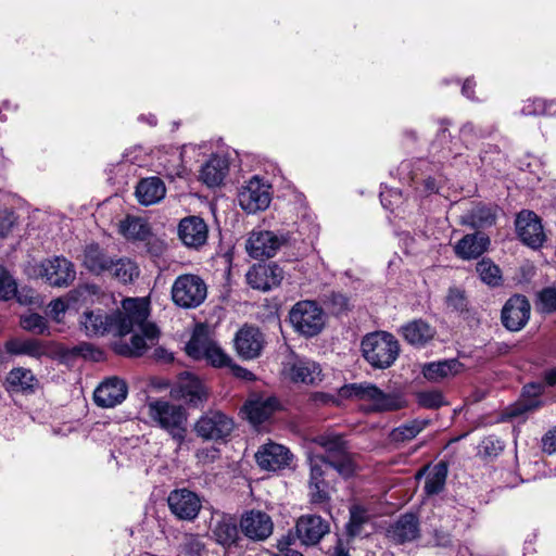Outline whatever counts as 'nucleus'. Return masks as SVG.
Returning a JSON list of instances; mask_svg holds the SVG:
<instances>
[{"label": "nucleus", "mask_w": 556, "mask_h": 556, "mask_svg": "<svg viewBox=\"0 0 556 556\" xmlns=\"http://www.w3.org/2000/svg\"><path fill=\"white\" fill-rule=\"evenodd\" d=\"M536 309L543 314L556 311V288H545L538 293Z\"/></svg>", "instance_id": "50"}, {"label": "nucleus", "mask_w": 556, "mask_h": 556, "mask_svg": "<svg viewBox=\"0 0 556 556\" xmlns=\"http://www.w3.org/2000/svg\"><path fill=\"white\" fill-rule=\"evenodd\" d=\"M294 544L295 535L293 534L292 531H289L287 534H285L281 539L278 540V553L276 554V556H303L302 553L292 548V545Z\"/></svg>", "instance_id": "53"}, {"label": "nucleus", "mask_w": 556, "mask_h": 556, "mask_svg": "<svg viewBox=\"0 0 556 556\" xmlns=\"http://www.w3.org/2000/svg\"><path fill=\"white\" fill-rule=\"evenodd\" d=\"M213 342L206 327L198 325L186 345V352L193 359H203Z\"/></svg>", "instance_id": "37"}, {"label": "nucleus", "mask_w": 556, "mask_h": 556, "mask_svg": "<svg viewBox=\"0 0 556 556\" xmlns=\"http://www.w3.org/2000/svg\"><path fill=\"white\" fill-rule=\"evenodd\" d=\"M428 425L427 419H414L394 428L389 438L394 443H404L416 438Z\"/></svg>", "instance_id": "40"}, {"label": "nucleus", "mask_w": 556, "mask_h": 556, "mask_svg": "<svg viewBox=\"0 0 556 556\" xmlns=\"http://www.w3.org/2000/svg\"><path fill=\"white\" fill-rule=\"evenodd\" d=\"M207 226L198 216H190L181 219L178 226V235L185 245L198 249L207 240Z\"/></svg>", "instance_id": "26"}, {"label": "nucleus", "mask_w": 556, "mask_h": 556, "mask_svg": "<svg viewBox=\"0 0 556 556\" xmlns=\"http://www.w3.org/2000/svg\"><path fill=\"white\" fill-rule=\"evenodd\" d=\"M446 303L456 311L463 309L465 307L464 292L457 288H451L446 296Z\"/></svg>", "instance_id": "60"}, {"label": "nucleus", "mask_w": 556, "mask_h": 556, "mask_svg": "<svg viewBox=\"0 0 556 556\" xmlns=\"http://www.w3.org/2000/svg\"><path fill=\"white\" fill-rule=\"evenodd\" d=\"M5 383L11 391L33 393L38 386V379L30 369L16 367L9 371Z\"/></svg>", "instance_id": "35"}, {"label": "nucleus", "mask_w": 556, "mask_h": 556, "mask_svg": "<svg viewBox=\"0 0 556 556\" xmlns=\"http://www.w3.org/2000/svg\"><path fill=\"white\" fill-rule=\"evenodd\" d=\"M330 531L327 520L317 515L301 516L295 525V541L299 539L304 545H316Z\"/></svg>", "instance_id": "17"}, {"label": "nucleus", "mask_w": 556, "mask_h": 556, "mask_svg": "<svg viewBox=\"0 0 556 556\" xmlns=\"http://www.w3.org/2000/svg\"><path fill=\"white\" fill-rule=\"evenodd\" d=\"M168 507L173 515L180 520H194L202 507L198 494L188 489H177L169 493Z\"/></svg>", "instance_id": "15"}, {"label": "nucleus", "mask_w": 556, "mask_h": 556, "mask_svg": "<svg viewBox=\"0 0 556 556\" xmlns=\"http://www.w3.org/2000/svg\"><path fill=\"white\" fill-rule=\"evenodd\" d=\"M127 383L118 377H110L94 390L93 399L98 406L114 407L127 396Z\"/></svg>", "instance_id": "21"}, {"label": "nucleus", "mask_w": 556, "mask_h": 556, "mask_svg": "<svg viewBox=\"0 0 556 556\" xmlns=\"http://www.w3.org/2000/svg\"><path fill=\"white\" fill-rule=\"evenodd\" d=\"M148 245V252L153 256H160L163 254L165 250V243L163 240H160L154 237H150L148 240H146Z\"/></svg>", "instance_id": "62"}, {"label": "nucleus", "mask_w": 556, "mask_h": 556, "mask_svg": "<svg viewBox=\"0 0 556 556\" xmlns=\"http://www.w3.org/2000/svg\"><path fill=\"white\" fill-rule=\"evenodd\" d=\"M203 359L214 367H226L230 366L231 363L230 357L215 342H213Z\"/></svg>", "instance_id": "52"}, {"label": "nucleus", "mask_w": 556, "mask_h": 556, "mask_svg": "<svg viewBox=\"0 0 556 556\" xmlns=\"http://www.w3.org/2000/svg\"><path fill=\"white\" fill-rule=\"evenodd\" d=\"M326 483H308L311 502L313 504H324L329 501V494Z\"/></svg>", "instance_id": "56"}, {"label": "nucleus", "mask_w": 556, "mask_h": 556, "mask_svg": "<svg viewBox=\"0 0 556 556\" xmlns=\"http://www.w3.org/2000/svg\"><path fill=\"white\" fill-rule=\"evenodd\" d=\"M282 278L283 270L275 263L254 265L247 273L248 283L262 291L279 286Z\"/></svg>", "instance_id": "22"}, {"label": "nucleus", "mask_w": 556, "mask_h": 556, "mask_svg": "<svg viewBox=\"0 0 556 556\" xmlns=\"http://www.w3.org/2000/svg\"><path fill=\"white\" fill-rule=\"evenodd\" d=\"M479 447L481 454L492 457L498 455L503 451L504 444L497 438L490 435L481 441Z\"/></svg>", "instance_id": "54"}, {"label": "nucleus", "mask_w": 556, "mask_h": 556, "mask_svg": "<svg viewBox=\"0 0 556 556\" xmlns=\"http://www.w3.org/2000/svg\"><path fill=\"white\" fill-rule=\"evenodd\" d=\"M178 548L185 556H201L205 545L199 534L186 532L179 536Z\"/></svg>", "instance_id": "45"}, {"label": "nucleus", "mask_w": 556, "mask_h": 556, "mask_svg": "<svg viewBox=\"0 0 556 556\" xmlns=\"http://www.w3.org/2000/svg\"><path fill=\"white\" fill-rule=\"evenodd\" d=\"M235 428L231 417L220 410L210 409L194 424V432L206 441H226Z\"/></svg>", "instance_id": "8"}, {"label": "nucleus", "mask_w": 556, "mask_h": 556, "mask_svg": "<svg viewBox=\"0 0 556 556\" xmlns=\"http://www.w3.org/2000/svg\"><path fill=\"white\" fill-rule=\"evenodd\" d=\"M188 146H182L181 148H170L160 152L157 156L159 174L170 180L182 177L186 174L184 154Z\"/></svg>", "instance_id": "27"}, {"label": "nucleus", "mask_w": 556, "mask_h": 556, "mask_svg": "<svg viewBox=\"0 0 556 556\" xmlns=\"http://www.w3.org/2000/svg\"><path fill=\"white\" fill-rule=\"evenodd\" d=\"M410 179L415 190L421 197L437 193L445 181L440 165L426 160H419L416 163Z\"/></svg>", "instance_id": "12"}, {"label": "nucleus", "mask_w": 556, "mask_h": 556, "mask_svg": "<svg viewBox=\"0 0 556 556\" xmlns=\"http://www.w3.org/2000/svg\"><path fill=\"white\" fill-rule=\"evenodd\" d=\"M362 352L372 367L383 369L395 362L400 353V345L391 333L372 332L363 339Z\"/></svg>", "instance_id": "5"}, {"label": "nucleus", "mask_w": 556, "mask_h": 556, "mask_svg": "<svg viewBox=\"0 0 556 556\" xmlns=\"http://www.w3.org/2000/svg\"><path fill=\"white\" fill-rule=\"evenodd\" d=\"M48 308L50 317L54 321L60 323L62 320L63 315L67 311L68 305L65 303L63 299L59 298L51 301L48 305Z\"/></svg>", "instance_id": "59"}, {"label": "nucleus", "mask_w": 556, "mask_h": 556, "mask_svg": "<svg viewBox=\"0 0 556 556\" xmlns=\"http://www.w3.org/2000/svg\"><path fill=\"white\" fill-rule=\"evenodd\" d=\"M287 241L288 236L286 235H278L269 230H253L247 240L245 250L253 258H268L273 257Z\"/></svg>", "instance_id": "14"}, {"label": "nucleus", "mask_w": 556, "mask_h": 556, "mask_svg": "<svg viewBox=\"0 0 556 556\" xmlns=\"http://www.w3.org/2000/svg\"><path fill=\"white\" fill-rule=\"evenodd\" d=\"M495 207L486 205L475 206L465 217L464 223L472 228H484L495 223Z\"/></svg>", "instance_id": "42"}, {"label": "nucleus", "mask_w": 556, "mask_h": 556, "mask_svg": "<svg viewBox=\"0 0 556 556\" xmlns=\"http://www.w3.org/2000/svg\"><path fill=\"white\" fill-rule=\"evenodd\" d=\"M419 535V520L414 514L400 516L387 530V536L395 544L413 542Z\"/></svg>", "instance_id": "25"}, {"label": "nucleus", "mask_w": 556, "mask_h": 556, "mask_svg": "<svg viewBox=\"0 0 556 556\" xmlns=\"http://www.w3.org/2000/svg\"><path fill=\"white\" fill-rule=\"evenodd\" d=\"M294 329L305 337L318 334L325 325L323 309L313 301L298 302L289 314Z\"/></svg>", "instance_id": "7"}, {"label": "nucleus", "mask_w": 556, "mask_h": 556, "mask_svg": "<svg viewBox=\"0 0 556 556\" xmlns=\"http://www.w3.org/2000/svg\"><path fill=\"white\" fill-rule=\"evenodd\" d=\"M293 455L286 446L277 443L262 445L255 454L257 465L268 471H277L289 467Z\"/></svg>", "instance_id": "19"}, {"label": "nucleus", "mask_w": 556, "mask_h": 556, "mask_svg": "<svg viewBox=\"0 0 556 556\" xmlns=\"http://www.w3.org/2000/svg\"><path fill=\"white\" fill-rule=\"evenodd\" d=\"M521 114L531 115H556V100L542 98H530L523 101Z\"/></svg>", "instance_id": "43"}, {"label": "nucleus", "mask_w": 556, "mask_h": 556, "mask_svg": "<svg viewBox=\"0 0 556 556\" xmlns=\"http://www.w3.org/2000/svg\"><path fill=\"white\" fill-rule=\"evenodd\" d=\"M148 416L161 429L165 430L180 445L187 434V413L178 405L163 400L147 404Z\"/></svg>", "instance_id": "3"}, {"label": "nucleus", "mask_w": 556, "mask_h": 556, "mask_svg": "<svg viewBox=\"0 0 556 556\" xmlns=\"http://www.w3.org/2000/svg\"><path fill=\"white\" fill-rule=\"evenodd\" d=\"M195 456H197L199 462L212 463V462H214L215 458H217L218 450L214 448V447L199 450L195 453Z\"/></svg>", "instance_id": "63"}, {"label": "nucleus", "mask_w": 556, "mask_h": 556, "mask_svg": "<svg viewBox=\"0 0 556 556\" xmlns=\"http://www.w3.org/2000/svg\"><path fill=\"white\" fill-rule=\"evenodd\" d=\"M110 258L97 243L88 244L84 252V266L92 274L100 275L108 271L111 265Z\"/></svg>", "instance_id": "38"}, {"label": "nucleus", "mask_w": 556, "mask_h": 556, "mask_svg": "<svg viewBox=\"0 0 556 556\" xmlns=\"http://www.w3.org/2000/svg\"><path fill=\"white\" fill-rule=\"evenodd\" d=\"M325 468H330L325 463H321L318 456H314L311 458V476L309 483H326Z\"/></svg>", "instance_id": "55"}, {"label": "nucleus", "mask_w": 556, "mask_h": 556, "mask_svg": "<svg viewBox=\"0 0 556 556\" xmlns=\"http://www.w3.org/2000/svg\"><path fill=\"white\" fill-rule=\"evenodd\" d=\"M476 269L484 283L495 287L502 282L501 269L491 260L482 258Z\"/></svg>", "instance_id": "46"}, {"label": "nucleus", "mask_w": 556, "mask_h": 556, "mask_svg": "<svg viewBox=\"0 0 556 556\" xmlns=\"http://www.w3.org/2000/svg\"><path fill=\"white\" fill-rule=\"evenodd\" d=\"M149 317V302L141 299H125L122 311L106 314L101 309L85 312L80 325L89 337H99L106 333L126 336L132 330L135 324H142Z\"/></svg>", "instance_id": "1"}, {"label": "nucleus", "mask_w": 556, "mask_h": 556, "mask_svg": "<svg viewBox=\"0 0 556 556\" xmlns=\"http://www.w3.org/2000/svg\"><path fill=\"white\" fill-rule=\"evenodd\" d=\"M516 229L521 241L531 248H539L544 242L541 220L531 211H522L517 215Z\"/></svg>", "instance_id": "20"}, {"label": "nucleus", "mask_w": 556, "mask_h": 556, "mask_svg": "<svg viewBox=\"0 0 556 556\" xmlns=\"http://www.w3.org/2000/svg\"><path fill=\"white\" fill-rule=\"evenodd\" d=\"M229 170V159L225 153H214L202 166L200 179L207 187L219 186Z\"/></svg>", "instance_id": "28"}, {"label": "nucleus", "mask_w": 556, "mask_h": 556, "mask_svg": "<svg viewBox=\"0 0 556 556\" xmlns=\"http://www.w3.org/2000/svg\"><path fill=\"white\" fill-rule=\"evenodd\" d=\"M166 193L163 181L157 177H149L140 180L136 188V197L143 205H152L161 201Z\"/></svg>", "instance_id": "34"}, {"label": "nucleus", "mask_w": 556, "mask_h": 556, "mask_svg": "<svg viewBox=\"0 0 556 556\" xmlns=\"http://www.w3.org/2000/svg\"><path fill=\"white\" fill-rule=\"evenodd\" d=\"M38 275L52 287L66 288L75 280L76 270L66 257L53 256L38 265Z\"/></svg>", "instance_id": "11"}, {"label": "nucleus", "mask_w": 556, "mask_h": 556, "mask_svg": "<svg viewBox=\"0 0 556 556\" xmlns=\"http://www.w3.org/2000/svg\"><path fill=\"white\" fill-rule=\"evenodd\" d=\"M17 285L9 271L0 266V300L8 301L16 295Z\"/></svg>", "instance_id": "51"}, {"label": "nucleus", "mask_w": 556, "mask_h": 556, "mask_svg": "<svg viewBox=\"0 0 556 556\" xmlns=\"http://www.w3.org/2000/svg\"><path fill=\"white\" fill-rule=\"evenodd\" d=\"M447 477V466L445 463L437 464L427 475L425 481V492L428 495L439 494L445 485Z\"/></svg>", "instance_id": "44"}, {"label": "nucleus", "mask_w": 556, "mask_h": 556, "mask_svg": "<svg viewBox=\"0 0 556 556\" xmlns=\"http://www.w3.org/2000/svg\"><path fill=\"white\" fill-rule=\"evenodd\" d=\"M135 327L141 331V334H134L130 339V343L123 340L116 341L113 344V350L116 354L127 357H138L143 355L148 349L156 343L160 331L154 324L148 323L146 319L142 324H135L132 329Z\"/></svg>", "instance_id": "9"}, {"label": "nucleus", "mask_w": 556, "mask_h": 556, "mask_svg": "<svg viewBox=\"0 0 556 556\" xmlns=\"http://www.w3.org/2000/svg\"><path fill=\"white\" fill-rule=\"evenodd\" d=\"M464 365L456 358L427 363L422 366L424 377L431 382H439L445 378L454 377L462 372Z\"/></svg>", "instance_id": "31"}, {"label": "nucleus", "mask_w": 556, "mask_h": 556, "mask_svg": "<svg viewBox=\"0 0 556 556\" xmlns=\"http://www.w3.org/2000/svg\"><path fill=\"white\" fill-rule=\"evenodd\" d=\"M277 407L278 401L275 397H257L249 400L244 404V412L251 424L260 425L267 420Z\"/></svg>", "instance_id": "32"}, {"label": "nucleus", "mask_w": 556, "mask_h": 556, "mask_svg": "<svg viewBox=\"0 0 556 556\" xmlns=\"http://www.w3.org/2000/svg\"><path fill=\"white\" fill-rule=\"evenodd\" d=\"M369 520V515L366 508L359 505H354L350 508V521L346 526L348 534L351 536L358 535L363 526Z\"/></svg>", "instance_id": "48"}, {"label": "nucleus", "mask_w": 556, "mask_h": 556, "mask_svg": "<svg viewBox=\"0 0 556 556\" xmlns=\"http://www.w3.org/2000/svg\"><path fill=\"white\" fill-rule=\"evenodd\" d=\"M16 217L10 210L0 211V238H5L15 225Z\"/></svg>", "instance_id": "58"}, {"label": "nucleus", "mask_w": 556, "mask_h": 556, "mask_svg": "<svg viewBox=\"0 0 556 556\" xmlns=\"http://www.w3.org/2000/svg\"><path fill=\"white\" fill-rule=\"evenodd\" d=\"M490 244V239L477 232L464 236L454 247L456 256L462 260H475L482 255Z\"/></svg>", "instance_id": "29"}, {"label": "nucleus", "mask_w": 556, "mask_h": 556, "mask_svg": "<svg viewBox=\"0 0 556 556\" xmlns=\"http://www.w3.org/2000/svg\"><path fill=\"white\" fill-rule=\"evenodd\" d=\"M403 338L412 345H425L434 336V330L421 319L407 323L401 328Z\"/></svg>", "instance_id": "36"}, {"label": "nucleus", "mask_w": 556, "mask_h": 556, "mask_svg": "<svg viewBox=\"0 0 556 556\" xmlns=\"http://www.w3.org/2000/svg\"><path fill=\"white\" fill-rule=\"evenodd\" d=\"M170 396L190 406L199 407L207 401V390L198 377L190 372H182L170 388Z\"/></svg>", "instance_id": "13"}, {"label": "nucleus", "mask_w": 556, "mask_h": 556, "mask_svg": "<svg viewBox=\"0 0 556 556\" xmlns=\"http://www.w3.org/2000/svg\"><path fill=\"white\" fill-rule=\"evenodd\" d=\"M460 136L463 140L468 143L470 141V138H478L481 137L480 134H478L476 127L471 123H466L462 129H460Z\"/></svg>", "instance_id": "64"}, {"label": "nucleus", "mask_w": 556, "mask_h": 556, "mask_svg": "<svg viewBox=\"0 0 556 556\" xmlns=\"http://www.w3.org/2000/svg\"><path fill=\"white\" fill-rule=\"evenodd\" d=\"M4 349L11 355H26L37 359L48 354L47 344L34 338H12L5 342Z\"/></svg>", "instance_id": "30"}, {"label": "nucleus", "mask_w": 556, "mask_h": 556, "mask_svg": "<svg viewBox=\"0 0 556 556\" xmlns=\"http://www.w3.org/2000/svg\"><path fill=\"white\" fill-rule=\"evenodd\" d=\"M170 295L176 306L197 308L207 296V285L199 275L182 274L174 280Z\"/></svg>", "instance_id": "6"}, {"label": "nucleus", "mask_w": 556, "mask_h": 556, "mask_svg": "<svg viewBox=\"0 0 556 556\" xmlns=\"http://www.w3.org/2000/svg\"><path fill=\"white\" fill-rule=\"evenodd\" d=\"M212 533L217 543L229 547L236 543L239 532L236 522L230 517L223 516L214 521Z\"/></svg>", "instance_id": "39"}, {"label": "nucleus", "mask_w": 556, "mask_h": 556, "mask_svg": "<svg viewBox=\"0 0 556 556\" xmlns=\"http://www.w3.org/2000/svg\"><path fill=\"white\" fill-rule=\"evenodd\" d=\"M341 399L355 397L361 401L370 402L371 412H392L404 408L407 403L399 393H386L372 383H350L341 387L338 391Z\"/></svg>", "instance_id": "2"}, {"label": "nucleus", "mask_w": 556, "mask_h": 556, "mask_svg": "<svg viewBox=\"0 0 556 556\" xmlns=\"http://www.w3.org/2000/svg\"><path fill=\"white\" fill-rule=\"evenodd\" d=\"M542 450L546 454H554L556 453V427L548 430L543 437H542Z\"/></svg>", "instance_id": "61"}, {"label": "nucleus", "mask_w": 556, "mask_h": 556, "mask_svg": "<svg viewBox=\"0 0 556 556\" xmlns=\"http://www.w3.org/2000/svg\"><path fill=\"white\" fill-rule=\"evenodd\" d=\"M314 442L325 452L324 455H317L321 463H325L345 479L354 473L355 463L341 435L321 434L316 437Z\"/></svg>", "instance_id": "4"}, {"label": "nucleus", "mask_w": 556, "mask_h": 556, "mask_svg": "<svg viewBox=\"0 0 556 556\" xmlns=\"http://www.w3.org/2000/svg\"><path fill=\"white\" fill-rule=\"evenodd\" d=\"M270 186L258 176L252 177L239 190L238 201L243 211L249 214L264 211L268 207L270 197Z\"/></svg>", "instance_id": "10"}, {"label": "nucleus", "mask_w": 556, "mask_h": 556, "mask_svg": "<svg viewBox=\"0 0 556 556\" xmlns=\"http://www.w3.org/2000/svg\"><path fill=\"white\" fill-rule=\"evenodd\" d=\"M118 231L128 241H146L151 237L149 223L142 217L132 215L119 222Z\"/></svg>", "instance_id": "33"}, {"label": "nucleus", "mask_w": 556, "mask_h": 556, "mask_svg": "<svg viewBox=\"0 0 556 556\" xmlns=\"http://www.w3.org/2000/svg\"><path fill=\"white\" fill-rule=\"evenodd\" d=\"M417 403L428 409H437L446 404L443 393L439 390L420 391L416 394Z\"/></svg>", "instance_id": "49"}, {"label": "nucleus", "mask_w": 556, "mask_h": 556, "mask_svg": "<svg viewBox=\"0 0 556 556\" xmlns=\"http://www.w3.org/2000/svg\"><path fill=\"white\" fill-rule=\"evenodd\" d=\"M123 283L132 282L139 276V267L128 257H121L111 262L109 270Z\"/></svg>", "instance_id": "41"}, {"label": "nucleus", "mask_w": 556, "mask_h": 556, "mask_svg": "<svg viewBox=\"0 0 556 556\" xmlns=\"http://www.w3.org/2000/svg\"><path fill=\"white\" fill-rule=\"evenodd\" d=\"M20 325L24 330L35 334L50 333L47 319L37 313L22 315L20 318Z\"/></svg>", "instance_id": "47"}, {"label": "nucleus", "mask_w": 556, "mask_h": 556, "mask_svg": "<svg viewBox=\"0 0 556 556\" xmlns=\"http://www.w3.org/2000/svg\"><path fill=\"white\" fill-rule=\"evenodd\" d=\"M402 193L397 189H390L380 192V201L383 207L394 211L401 203Z\"/></svg>", "instance_id": "57"}, {"label": "nucleus", "mask_w": 556, "mask_h": 556, "mask_svg": "<svg viewBox=\"0 0 556 556\" xmlns=\"http://www.w3.org/2000/svg\"><path fill=\"white\" fill-rule=\"evenodd\" d=\"M264 343L263 333L252 326L242 327L235 338L236 350L244 359L257 357L264 348Z\"/></svg>", "instance_id": "24"}, {"label": "nucleus", "mask_w": 556, "mask_h": 556, "mask_svg": "<svg viewBox=\"0 0 556 556\" xmlns=\"http://www.w3.org/2000/svg\"><path fill=\"white\" fill-rule=\"evenodd\" d=\"M240 529L250 540L264 541L273 533L274 523L269 515L253 509L242 515Z\"/></svg>", "instance_id": "18"}, {"label": "nucleus", "mask_w": 556, "mask_h": 556, "mask_svg": "<svg viewBox=\"0 0 556 556\" xmlns=\"http://www.w3.org/2000/svg\"><path fill=\"white\" fill-rule=\"evenodd\" d=\"M288 378L295 383L314 386L321 381L319 364L307 358H295L285 366Z\"/></svg>", "instance_id": "23"}, {"label": "nucleus", "mask_w": 556, "mask_h": 556, "mask_svg": "<svg viewBox=\"0 0 556 556\" xmlns=\"http://www.w3.org/2000/svg\"><path fill=\"white\" fill-rule=\"evenodd\" d=\"M531 306L526 296L516 294L503 306L501 318L504 327L510 331L522 329L530 318Z\"/></svg>", "instance_id": "16"}]
</instances>
